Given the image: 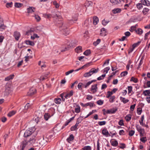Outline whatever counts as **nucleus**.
I'll return each instance as SVG.
<instances>
[{"label": "nucleus", "mask_w": 150, "mask_h": 150, "mask_svg": "<svg viewBox=\"0 0 150 150\" xmlns=\"http://www.w3.org/2000/svg\"><path fill=\"white\" fill-rule=\"evenodd\" d=\"M62 26L61 27L60 30L63 33V34L65 35H68L69 33V32L68 31L67 27L65 26L63 24H62Z\"/></svg>", "instance_id": "f257e3e1"}, {"label": "nucleus", "mask_w": 150, "mask_h": 150, "mask_svg": "<svg viewBox=\"0 0 150 150\" xmlns=\"http://www.w3.org/2000/svg\"><path fill=\"white\" fill-rule=\"evenodd\" d=\"M34 130L31 129H29L28 130H27L24 133V136L25 137H27L30 135L33 132Z\"/></svg>", "instance_id": "f03ea898"}, {"label": "nucleus", "mask_w": 150, "mask_h": 150, "mask_svg": "<svg viewBox=\"0 0 150 150\" xmlns=\"http://www.w3.org/2000/svg\"><path fill=\"white\" fill-rule=\"evenodd\" d=\"M38 142L40 145L42 146L45 145L47 142L46 140L45 139L44 137L43 136L40 138L38 140Z\"/></svg>", "instance_id": "7ed1b4c3"}, {"label": "nucleus", "mask_w": 150, "mask_h": 150, "mask_svg": "<svg viewBox=\"0 0 150 150\" xmlns=\"http://www.w3.org/2000/svg\"><path fill=\"white\" fill-rule=\"evenodd\" d=\"M97 84H95L92 85L90 89V91L93 93H95L98 91Z\"/></svg>", "instance_id": "20e7f679"}, {"label": "nucleus", "mask_w": 150, "mask_h": 150, "mask_svg": "<svg viewBox=\"0 0 150 150\" xmlns=\"http://www.w3.org/2000/svg\"><path fill=\"white\" fill-rule=\"evenodd\" d=\"M36 89L33 88H31L29 91L28 93V95L29 96H32L36 93Z\"/></svg>", "instance_id": "39448f33"}, {"label": "nucleus", "mask_w": 150, "mask_h": 150, "mask_svg": "<svg viewBox=\"0 0 150 150\" xmlns=\"http://www.w3.org/2000/svg\"><path fill=\"white\" fill-rule=\"evenodd\" d=\"M35 137L34 136H32V137L30 138L28 142H27V144L30 145V144H33L34 143L35 141Z\"/></svg>", "instance_id": "423d86ee"}, {"label": "nucleus", "mask_w": 150, "mask_h": 150, "mask_svg": "<svg viewBox=\"0 0 150 150\" xmlns=\"http://www.w3.org/2000/svg\"><path fill=\"white\" fill-rule=\"evenodd\" d=\"M13 36L15 39L17 40H18L20 37L21 35L19 32L15 31L14 33Z\"/></svg>", "instance_id": "0eeeda50"}, {"label": "nucleus", "mask_w": 150, "mask_h": 150, "mask_svg": "<svg viewBox=\"0 0 150 150\" xmlns=\"http://www.w3.org/2000/svg\"><path fill=\"white\" fill-rule=\"evenodd\" d=\"M110 2L113 5H117L120 3L123 0H110Z\"/></svg>", "instance_id": "6e6552de"}, {"label": "nucleus", "mask_w": 150, "mask_h": 150, "mask_svg": "<svg viewBox=\"0 0 150 150\" xmlns=\"http://www.w3.org/2000/svg\"><path fill=\"white\" fill-rule=\"evenodd\" d=\"M106 30L105 28H102L100 30V34L101 36H105L106 35L107 33Z\"/></svg>", "instance_id": "1a4fd4ad"}, {"label": "nucleus", "mask_w": 150, "mask_h": 150, "mask_svg": "<svg viewBox=\"0 0 150 150\" xmlns=\"http://www.w3.org/2000/svg\"><path fill=\"white\" fill-rule=\"evenodd\" d=\"M74 137L73 134H71L69 136L67 139V141L69 143L72 141L74 139Z\"/></svg>", "instance_id": "9d476101"}, {"label": "nucleus", "mask_w": 150, "mask_h": 150, "mask_svg": "<svg viewBox=\"0 0 150 150\" xmlns=\"http://www.w3.org/2000/svg\"><path fill=\"white\" fill-rule=\"evenodd\" d=\"M102 134L106 137H108L109 136V134L106 129L105 128L103 129L102 130Z\"/></svg>", "instance_id": "9b49d317"}, {"label": "nucleus", "mask_w": 150, "mask_h": 150, "mask_svg": "<svg viewBox=\"0 0 150 150\" xmlns=\"http://www.w3.org/2000/svg\"><path fill=\"white\" fill-rule=\"evenodd\" d=\"M53 114L51 115L49 113H45L44 115L45 119L46 120H47L49 118L53 115Z\"/></svg>", "instance_id": "f8f14e48"}, {"label": "nucleus", "mask_w": 150, "mask_h": 150, "mask_svg": "<svg viewBox=\"0 0 150 150\" xmlns=\"http://www.w3.org/2000/svg\"><path fill=\"white\" fill-rule=\"evenodd\" d=\"M98 70L99 69L98 68L96 69L95 68H93L90 70L89 72L92 75L94 73H97L98 71Z\"/></svg>", "instance_id": "ddd939ff"}, {"label": "nucleus", "mask_w": 150, "mask_h": 150, "mask_svg": "<svg viewBox=\"0 0 150 150\" xmlns=\"http://www.w3.org/2000/svg\"><path fill=\"white\" fill-rule=\"evenodd\" d=\"M99 19L98 17L96 16H94L93 18V23L94 25H96L98 22Z\"/></svg>", "instance_id": "4468645a"}, {"label": "nucleus", "mask_w": 150, "mask_h": 150, "mask_svg": "<svg viewBox=\"0 0 150 150\" xmlns=\"http://www.w3.org/2000/svg\"><path fill=\"white\" fill-rule=\"evenodd\" d=\"M14 77V75L13 74L10 75L6 77L5 78V81H8L12 79Z\"/></svg>", "instance_id": "2eb2a0df"}, {"label": "nucleus", "mask_w": 150, "mask_h": 150, "mask_svg": "<svg viewBox=\"0 0 150 150\" xmlns=\"http://www.w3.org/2000/svg\"><path fill=\"white\" fill-rule=\"evenodd\" d=\"M35 11V8L33 7H30L27 8L28 13H32Z\"/></svg>", "instance_id": "dca6fc26"}, {"label": "nucleus", "mask_w": 150, "mask_h": 150, "mask_svg": "<svg viewBox=\"0 0 150 150\" xmlns=\"http://www.w3.org/2000/svg\"><path fill=\"white\" fill-rule=\"evenodd\" d=\"M110 142L111 144V145L114 146L116 147L118 146V142L116 140H111L110 141Z\"/></svg>", "instance_id": "f3484780"}, {"label": "nucleus", "mask_w": 150, "mask_h": 150, "mask_svg": "<svg viewBox=\"0 0 150 150\" xmlns=\"http://www.w3.org/2000/svg\"><path fill=\"white\" fill-rule=\"evenodd\" d=\"M120 100L121 102H122L124 103H126L129 101V100L126 99L125 98L123 97L122 96L120 97Z\"/></svg>", "instance_id": "a211bd4d"}, {"label": "nucleus", "mask_w": 150, "mask_h": 150, "mask_svg": "<svg viewBox=\"0 0 150 150\" xmlns=\"http://www.w3.org/2000/svg\"><path fill=\"white\" fill-rule=\"evenodd\" d=\"M117 110V109H112L110 110H108L106 111V113L107 114L114 113L116 112Z\"/></svg>", "instance_id": "6ab92c4d"}, {"label": "nucleus", "mask_w": 150, "mask_h": 150, "mask_svg": "<svg viewBox=\"0 0 150 150\" xmlns=\"http://www.w3.org/2000/svg\"><path fill=\"white\" fill-rule=\"evenodd\" d=\"M75 51L77 53H79L82 51V47L79 46L76 47L75 49Z\"/></svg>", "instance_id": "aec40b11"}, {"label": "nucleus", "mask_w": 150, "mask_h": 150, "mask_svg": "<svg viewBox=\"0 0 150 150\" xmlns=\"http://www.w3.org/2000/svg\"><path fill=\"white\" fill-rule=\"evenodd\" d=\"M27 144V142L26 141H23L21 146V150H23Z\"/></svg>", "instance_id": "412c9836"}, {"label": "nucleus", "mask_w": 150, "mask_h": 150, "mask_svg": "<svg viewBox=\"0 0 150 150\" xmlns=\"http://www.w3.org/2000/svg\"><path fill=\"white\" fill-rule=\"evenodd\" d=\"M125 119L127 122L129 121L131 119V115L130 114H128L125 117Z\"/></svg>", "instance_id": "4be33fe9"}, {"label": "nucleus", "mask_w": 150, "mask_h": 150, "mask_svg": "<svg viewBox=\"0 0 150 150\" xmlns=\"http://www.w3.org/2000/svg\"><path fill=\"white\" fill-rule=\"evenodd\" d=\"M73 91H71L69 93L66 94L64 97L66 98H70L71 96L73 95Z\"/></svg>", "instance_id": "5701e85b"}, {"label": "nucleus", "mask_w": 150, "mask_h": 150, "mask_svg": "<svg viewBox=\"0 0 150 150\" xmlns=\"http://www.w3.org/2000/svg\"><path fill=\"white\" fill-rule=\"evenodd\" d=\"M121 11V10L120 8H117L114 9L112 10V12L113 13L115 14L120 12Z\"/></svg>", "instance_id": "b1692460"}, {"label": "nucleus", "mask_w": 150, "mask_h": 150, "mask_svg": "<svg viewBox=\"0 0 150 150\" xmlns=\"http://www.w3.org/2000/svg\"><path fill=\"white\" fill-rule=\"evenodd\" d=\"M93 3L91 1H86L85 4V6L86 7H88L90 6H92Z\"/></svg>", "instance_id": "393cba45"}, {"label": "nucleus", "mask_w": 150, "mask_h": 150, "mask_svg": "<svg viewBox=\"0 0 150 150\" xmlns=\"http://www.w3.org/2000/svg\"><path fill=\"white\" fill-rule=\"evenodd\" d=\"M61 99L60 98H55L54 100V102L56 104H60L61 103Z\"/></svg>", "instance_id": "a878e982"}, {"label": "nucleus", "mask_w": 150, "mask_h": 150, "mask_svg": "<svg viewBox=\"0 0 150 150\" xmlns=\"http://www.w3.org/2000/svg\"><path fill=\"white\" fill-rule=\"evenodd\" d=\"M69 50V47H63L60 49V50L61 52H64Z\"/></svg>", "instance_id": "bb28decb"}, {"label": "nucleus", "mask_w": 150, "mask_h": 150, "mask_svg": "<svg viewBox=\"0 0 150 150\" xmlns=\"http://www.w3.org/2000/svg\"><path fill=\"white\" fill-rule=\"evenodd\" d=\"M135 32L138 34L141 35L143 33V30L139 28L136 30Z\"/></svg>", "instance_id": "cd10ccee"}, {"label": "nucleus", "mask_w": 150, "mask_h": 150, "mask_svg": "<svg viewBox=\"0 0 150 150\" xmlns=\"http://www.w3.org/2000/svg\"><path fill=\"white\" fill-rule=\"evenodd\" d=\"M25 43L27 45H29L32 46H33L35 45V44L33 42L29 40L26 41Z\"/></svg>", "instance_id": "c85d7f7f"}, {"label": "nucleus", "mask_w": 150, "mask_h": 150, "mask_svg": "<svg viewBox=\"0 0 150 150\" xmlns=\"http://www.w3.org/2000/svg\"><path fill=\"white\" fill-rule=\"evenodd\" d=\"M143 94L145 96H148L150 95V90H146L144 91L143 92Z\"/></svg>", "instance_id": "c756f323"}, {"label": "nucleus", "mask_w": 150, "mask_h": 150, "mask_svg": "<svg viewBox=\"0 0 150 150\" xmlns=\"http://www.w3.org/2000/svg\"><path fill=\"white\" fill-rule=\"evenodd\" d=\"M16 112L15 111L12 110L9 112L8 114V116L9 117H11L14 115L16 113Z\"/></svg>", "instance_id": "7c9ffc66"}, {"label": "nucleus", "mask_w": 150, "mask_h": 150, "mask_svg": "<svg viewBox=\"0 0 150 150\" xmlns=\"http://www.w3.org/2000/svg\"><path fill=\"white\" fill-rule=\"evenodd\" d=\"M82 149L83 150H91V147L89 146H85L82 148Z\"/></svg>", "instance_id": "2f4dec72"}, {"label": "nucleus", "mask_w": 150, "mask_h": 150, "mask_svg": "<svg viewBox=\"0 0 150 150\" xmlns=\"http://www.w3.org/2000/svg\"><path fill=\"white\" fill-rule=\"evenodd\" d=\"M94 105V103L92 102H89L85 104V106H86V107L88 106H89L90 107H93Z\"/></svg>", "instance_id": "473e14b6"}, {"label": "nucleus", "mask_w": 150, "mask_h": 150, "mask_svg": "<svg viewBox=\"0 0 150 150\" xmlns=\"http://www.w3.org/2000/svg\"><path fill=\"white\" fill-rule=\"evenodd\" d=\"M149 9L148 8H144L142 12L144 15H145L147 14V13L149 12Z\"/></svg>", "instance_id": "72a5a7b5"}, {"label": "nucleus", "mask_w": 150, "mask_h": 150, "mask_svg": "<svg viewBox=\"0 0 150 150\" xmlns=\"http://www.w3.org/2000/svg\"><path fill=\"white\" fill-rule=\"evenodd\" d=\"M91 53V51L90 50H87L83 53V54L86 56H88Z\"/></svg>", "instance_id": "f704fd0d"}, {"label": "nucleus", "mask_w": 150, "mask_h": 150, "mask_svg": "<svg viewBox=\"0 0 150 150\" xmlns=\"http://www.w3.org/2000/svg\"><path fill=\"white\" fill-rule=\"evenodd\" d=\"M140 140L143 143H145L147 141V139L146 137H143L140 138Z\"/></svg>", "instance_id": "c9c22d12"}, {"label": "nucleus", "mask_w": 150, "mask_h": 150, "mask_svg": "<svg viewBox=\"0 0 150 150\" xmlns=\"http://www.w3.org/2000/svg\"><path fill=\"white\" fill-rule=\"evenodd\" d=\"M74 46V43L72 42H70L67 44V47H69V50L72 47Z\"/></svg>", "instance_id": "e433bc0d"}, {"label": "nucleus", "mask_w": 150, "mask_h": 150, "mask_svg": "<svg viewBox=\"0 0 150 150\" xmlns=\"http://www.w3.org/2000/svg\"><path fill=\"white\" fill-rule=\"evenodd\" d=\"M136 6L137 8L139 9L142 8L143 7L142 4L140 3L137 4H136Z\"/></svg>", "instance_id": "4c0bfd02"}, {"label": "nucleus", "mask_w": 150, "mask_h": 150, "mask_svg": "<svg viewBox=\"0 0 150 150\" xmlns=\"http://www.w3.org/2000/svg\"><path fill=\"white\" fill-rule=\"evenodd\" d=\"M115 98V97L114 96H111L110 98L109 101L110 103H113Z\"/></svg>", "instance_id": "58836bf2"}, {"label": "nucleus", "mask_w": 150, "mask_h": 150, "mask_svg": "<svg viewBox=\"0 0 150 150\" xmlns=\"http://www.w3.org/2000/svg\"><path fill=\"white\" fill-rule=\"evenodd\" d=\"M39 37L36 34H34L33 35L31 36V39L34 40L35 38H38Z\"/></svg>", "instance_id": "ea45409f"}, {"label": "nucleus", "mask_w": 150, "mask_h": 150, "mask_svg": "<svg viewBox=\"0 0 150 150\" xmlns=\"http://www.w3.org/2000/svg\"><path fill=\"white\" fill-rule=\"evenodd\" d=\"M130 81H133L135 83H137L138 82V80L137 79L135 78L134 77H132L131 78Z\"/></svg>", "instance_id": "a19ab883"}, {"label": "nucleus", "mask_w": 150, "mask_h": 150, "mask_svg": "<svg viewBox=\"0 0 150 150\" xmlns=\"http://www.w3.org/2000/svg\"><path fill=\"white\" fill-rule=\"evenodd\" d=\"M78 16L77 14H75L74 16H73L72 17V19L71 20L73 21H76L77 20Z\"/></svg>", "instance_id": "79ce46f5"}, {"label": "nucleus", "mask_w": 150, "mask_h": 150, "mask_svg": "<svg viewBox=\"0 0 150 150\" xmlns=\"http://www.w3.org/2000/svg\"><path fill=\"white\" fill-rule=\"evenodd\" d=\"M100 39H98L96 41L94 42H93V45L94 46H96L100 43Z\"/></svg>", "instance_id": "37998d69"}, {"label": "nucleus", "mask_w": 150, "mask_h": 150, "mask_svg": "<svg viewBox=\"0 0 150 150\" xmlns=\"http://www.w3.org/2000/svg\"><path fill=\"white\" fill-rule=\"evenodd\" d=\"M83 116H80L77 120L76 122L79 123H81L82 121L83 120Z\"/></svg>", "instance_id": "c03bdc74"}, {"label": "nucleus", "mask_w": 150, "mask_h": 150, "mask_svg": "<svg viewBox=\"0 0 150 150\" xmlns=\"http://www.w3.org/2000/svg\"><path fill=\"white\" fill-rule=\"evenodd\" d=\"M140 43V42H138L132 45V47L133 48V49H134L136 47L139 45Z\"/></svg>", "instance_id": "a18cd8bd"}, {"label": "nucleus", "mask_w": 150, "mask_h": 150, "mask_svg": "<svg viewBox=\"0 0 150 150\" xmlns=\"http://www.w3.org/2000/svg\"><path fill=\"white\" fill-rule=\"evenodd\" d=\"M91 76V75L89 71L88 72H87L85 73L83 75V76L85 77H88Z\"/></svg>", "instance_id": "49530a36"}, {"label": "nucleus", "mask_w": 150, "mask_h": 150, "mask_svg": "<svg viewBox=\"0 0 150 150\" xmlns=\"http://www.w3.org/2000/svg\"><path fill=\"white\" fill-rule=\"evenodd\" d=\"M84 84L82 83H79L77 86L78 88L80 90H81L82 89L81 87L82 86H84Z\"/></svg>", "instance_id": "de8ad7c7"}, {"label": "nucleus", "mask_w": 150, "mask_h": 150, "mask_svg": "<svg viewBox=\"0 0 150 150\" xmlns=\"http://www.w3.org/2000/svg\"><path fill=\"white\" fill-rule=\"evenodd\" d=\"M106 123L105 121H99L98 122V124L100 126H102L105 125Z\"/></svg>", "instance_id": "09e8293b"}, {"label": "nucleus", "mask_w": 150, "mask_h": 150, "mask_svg": "<svg viewBox=\"0 0 150 150\" xmlns=\"http://www.w3.org/2000/svg\"><path fill=\"white\" fill-rule=\"evenodd\" d=\"M44 17L47 18H50L51 17V15L50 14L45 13L43 14Z\"/></svg>", "instance_id": "8fccbe9b"}, {"label": "nucleus", "mask_w": 150, "mask_h": 150, "mask_svg": "<svg viewBox=\"0 0 150 150\" xmlns=\"http://www.w3.org/2000/svg\"><path fill=\"white\" fill-rule=\"evenodd\" d=\"M53 4L55 6L56 8H58L59 7V5L58 3H57L56 1H54L53 2Z\"/></svg>", "instance_id": "3c124183"}, {"label": "nucleus", "mask_w": 150, "mask_h": 150, "mask_svg": "<svg viewBox=\"0 0 150 150\" xmlns=\"http://www.w3.org/2000/svg\"><path fill=\"white\" fill-rule=\"evenodd\" d=\"M128 72L127 71H125L122 72L120 74L121 77L124 76L127 74Z\"/></svg>", "instance_id": "603ef678"}, {"label": "nucleus", "mask_w": 150, "mask_h": 150, "mask_svg": "<svg viewBox=\"0 0 150 150\" xmlns=\"http://www.w3.org/2000/svg\"><path fill=\"white\" fill-rule=\"evenodd\" d=\"M80 108L79 106H78L77 108H75V112L77 113H78L80 112Z\"/></svg>", "instance_id": "864d4df0"}, {"label": "nucleus", "mask_w": 150, "mask_h": 150, "mask_svg": "<svg viewBox=\"0 0 150 150\" xmlns=\"http://www.w3.org/2000/svg\"><path fill=\"white\" fill-rule=\"evenodd\" d=\"M144 115H143L142 116V117H141V121H139V122L140 125L142 126H143L144 125V124L143 122V121L144 120Z\"/></svg>", "instance_id": "5fc2aeb1"}, {"label": "nucleus", "mask_w": 150, "mask_h": 150, "mask_svg": "<svg viewBox=\"0 0 150 150\" xmlns=\"http://www.w3.org/2000/svg\"><path fill=\"white\" fill-rule=\"evenodd\" d=\"M113 94L112 92L108 91L107 92V94L106 96V97L107 98H109Z\"/></svg>", "instance_id": "6e6d98bb"}, {"label": "nucleus", "mask_w": 150, "mask_h": 150, "mask_svg": "<svg viewBox=\"0 0 150 150\" xmlns=\"http://www.w3.org/2000/svg\"><path fill=\"white\" fill-rule=\"evenodd\" d=\"M22 6V4L18 3H16L15 4V6L17 8H20Z\"/></svg>", "instance_id": "4d7b16f0"}, {"label": "nucleus", "mask_w": 150, "mask_h": 150, "mask_svg": "<svg viewBox=\"0 0 150 150\" xmlns=\"http://www.w3.org/2000/svg\"><path fill=\"white\" fill-rule=\"evenodd\" d=\"M128 90V93H130L132 91V87L131 86H128L127 87Z\"/></svg>", "instance_id": "13d9d810"}, {"label": "nucleus", "mask_w": 150, "mask_h": 150, "mask_svg": "<svg viewBox=\"0 0 150 150\" xmlns=\"http://www.w3.org/2000/svg\"><path fill=\"white\" fill-rule=\"evenodd\" d=\"M104 101L101 100H100L97 101V103L99 105H102Z\"/></svg>", "instance_id": "bf43d9fd"}, {"label": "nucleus", "mask_w": 150, "mask_h": 150, "mask_svg": "<svg viewBox=\"0 0 150 150\" xmlns=\"http://www.w3.org/2000/svg\"><path fill=\"white\" fill-rule=\"evenodd\" d=\"M12 4H13V3L12 2H11L10 3H7L6 4V6L7 8H9V7H11L12 6Z\"/></svg>", "instance_id": "052dcab7"}, {"label": "nucleus", "mask_w": 150, "mask_h": 150, "mask_svg": "<svg viewBox=\"0 0 150 150\" xmlns=\"http://www.w3.org/2000/svg\"><path fill=\"white\" fill-rule=\"evenodd\" d=\"M30 107V106L29 103H27L24 107V110H27Z\"/></svg>", "instance_id": "680f3d73"}, {"label": "nucleus", "mask_w": 150, "mask_h": 150, "mask_svg": "<svg viewBox=\"0 0 150 150\" xmlns=\"http://www.w3.org/2000/svg\"><path fill=\"white\" fill-rule=\"evenodd\" d=\"M93 98V97L92 96L88 95L87 96L86 99L88 100H91Z\"/></svg>", "instance_id": "e2e57ef3"}, {"label": "nucleus", "mask_w": 150, "mask_h": 150, "mask_svg": "<svg viewBox=\"0 0 150 150\" xmlns=\"http://www.w3.org/2000/svg\"><path fill=\"white\" fill-rule=\"evenodd\" d=\"M135 131L134 130H130L129 132V135L131 136H132L134 134Z\"/></svg>", "instance_id": "0e129e2a"}, {"label": "nucleus", "mask_w": 150, "mask_h": 150, "mask_svg": "<svg viewBox=\"0 0 150 150\" xmlns=\"http://www.w3.org/2000/svg\"><path fill=\"white\" fill-rule=\"evenodd\" d=\"M91 83L90 81H89L87 82L85 85H83L84 87L85 88H87L88 86L91 84Z\"/></svg>", "instance_id": "69168bd1"}, {"label": "nucleus", "mask_w": 150, "mask_h": 150, "mask_svg": "<svg viewBox=\"0 0 150 150\" xmlns=\"http://www.w3.org/2000/svg\"><path fill=\"white\" fill-rule=\"evenodd\" d=\"M142 112V110L140 108H138L137 109V112L138 115H140Z\"/></svg>", "instance_id": "338daca9"}, {"label": "nucleus", "mask_w": 150, "mask_h": 150, "mask_svg": "<svg viewBox=\"0 0 150 150\" xmlns=\"http://www.w3.org/2000/svg\"><path fill=\"white\" fill-rule=\"evenodd\" d=\"M146 100L148 103H150V95H148L146 98Z\"/></svg>", "instance_id": "774afa93"}]
</instances>
